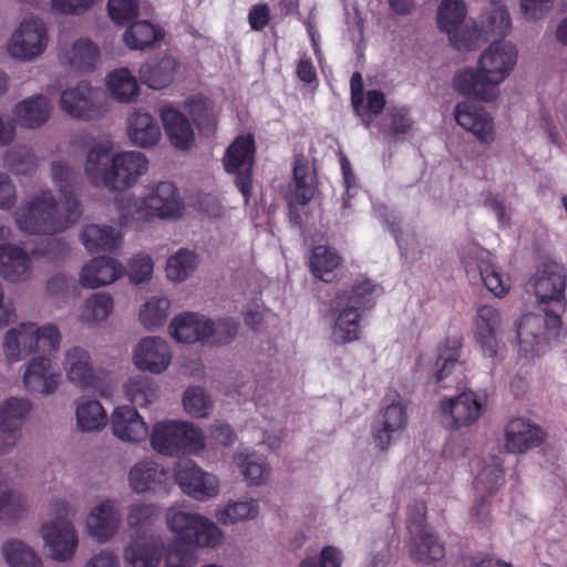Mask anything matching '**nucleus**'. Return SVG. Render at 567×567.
<instances>
[{"label":"nucleus","mask_w":567,"mask_h":567,"mask_svg":"<svg viewBox=\"0 0 567 567\" xmlns=\"http://www.w3.org/2000/svg\"><path fill=\"white\" fill-rule=\"evenodd\" d=\"M544 440L543 429L525 417H515L505 427L504 447L508 453H526L539 446Z\"/></svg>","instance_id":"obj_25"},{"label":"nucleus","mask_w":567,"mask_h":567,"mask_svg":"<svg viewBox=\"0 0 567 567\" xmlns=\"http://www.w3.org/2000/svg\"><path fill=\"white\" fill-rule=\"evenodd\" d=\"M461 352V342L457 339H446L437 348L436 361L433 371L435 382L445 380L455 369Z\"/></svg>","instance_id":"obj_56"},{"label":"nucleus","mask_w":567,"mask_h":567,"mask_svg":"<svg viewBox=\"0 0 567 567\" xmlns=\"http://www.w3.org/2000/svg\"><path fill=\"white\" fill-rule=\"evenodd\" d=\"M474 338L480 346L482 355L494 365L499 360L502 315L489 305L480 306L473 319Z\"/></svg>","instance_id":"obj_13"},{"label":"nucleus","mask_w":567,"mask_h":567,"mask_svg":"<svg viewBox=\"0 0 567 567\" xmlns=\"http://www.w3.org/2000/svg\"><path fill=\"white\" fill-rule=\"evenodd\" d=\"M150 161L138 151L115 152L110 190H125L134 187L148 172Z\"/></svg>","instance_id":"obj_19"},{"label":"nucleus","mask_w":567,"mask_h":567,"mask_svg":"<svg viewBox=\"0 0 567 567\" xmlns=\"http://www.w3.org/2000/svg\"><path fill=\"white\" fill-rule=\"evenodd\" d=\"M127 483L136 494H156L166 491L168 472L153 457H143L128 470Z\"/></svg>","instance_id":"obj_21"},{"label":"nucleus","mask_w":567,"mask_h":567,"mask_svg":"<svg viewBox=\"0 0 567 567\" xmlns=\"http://www.w3.org/2000/svg\"><path fill=\"white\" fill-rule=\"evenodd\" d=\"M61 384L62 374L51 357L35 355L27 362L22 374V385L27 391L51 395Z\"/></svg>","instance_id":"obj_16"},{"label":"nucleus","mask_w":567,"mask_h":567,"mask_svg":"<svg viewBox=\"0 0 567 567\" xmlns=\"http://www.w3.org/2000/svg\"><path fill=\"white\" fill-rule=\"evenodd\" d=\"M123 265L112 257H96L85 262L79 272V285L86 289L109 286L124 276Z\"/></svg>","instance_id":"obj_24"},{"label":"nucleus","mask_w":567,"mask_h":567,"mask_svg":"<svg viewBox=\"0 0 567 567\" xmlns=\"http://www.w3.org/2000/svg\"><path fill=\"white\" fill-rule=\"evenodd\" d=\"M466 13L467 9L463 0H441L436 16L439 29L451 37L462 27Z\"/></svg>","instance_id":"obj_54"},{"label":"nucleus","mask_w":567,"mask_h":567,"mask_svg":"<svg viewBox=\"0 0 567 567\" xmlns=\"http://www.w3.org/2000/svg\"><path fill=\"white\" fill-rule=\"evenodd\" d=\"M259 502L252 497L229 499L226 504L218 506L215 517L224 526L236 525L254 520L259 516Z\"/></svg>","instance_id":"obj_38"},{"label":"nucleus","mask_w":567,"mask_h":567,"mask_svg":"<svg viewBox=\"0 0 567 567\" xmlns=\"http://www.w3.org/2000/svg\"><path fill=\"white\" fill-rule=\"evenodd\" d=\"M81 241L89 252L112 251L121 243V234L107 225L86 224L81 231Z\"/></svg>","instance_id":"obj_45"},{"label":"nucleus","mask_w":567,"mask_h":567,"mask_svg":"<svg viewBox=\"0 0 567 567\" xmlns=\"http://www.w3.org/2000/svg\"><path fill=\"white\" fill-rule=\"evenodd\" d=\"M34 331V322H22L6 332L2 348L8 360L19 361L35 352Z\"/></svg>","instance_id":"obj_37"},{"label":"nucleus","mask_w":567,"mask_h":567,"mask_svg":"<svg viewBox=\"0 0 567 567\" xmlns=\"http://www.w3.org/2000/svg\"><path fill=\"white\" fill-rule=\"evenodd\" d=\"M116 208L121 225L142 229L146 223L155 219L181 218L185 205L175 184L164 181L148 185L142 196L123 193L116 199Z\"/></svg>","instance_id":"obj_4"},{"label":"nucleus","mask_w":567,"mask_h":567,"mask_svg":"<svg viewBox=\"0 0 567 567\" xmlns=\"http://www.w3.org/2000/svg\"><path fill=\"white\" fill-rule=\"evenodd\" d=\"M50 44L49 29L45 22L37 17L22 19L10 33L6 52L20 62H32L41 58Z\"/></svg>","instance_id":"obj_8"},{"label":"nucleus","mask_w":567,"mask_h":567,"mask_svg":"<svg viewBox=\"0 0 567 567\" xmlns=\"http://www.w3.org/2000/svg\"><path fill=\"white\" fill-rule=\"evenodd\" d=\"M486 401L484 393L465 390L457 395L441 398L435 414L440 424L449 430L467 429L481 419Z\"/></svg>","instance_id":"obj_9"},{"label":"nucleus","mask_w":567,"mask_h":567,"mask_svg":"<svg viewBox=\"0 0 567 567\" xmlns=\"http://www.w3.org/2000/svg\"><path fill=\"white\" fill-rule=\"evenodd\" d=\"M410 535L409 553L413 560L429 564L444 557V545L430 527Z\"/></svg>","instance_id":"obj_41"},{"label":"nucleus","mask_w":567,"mask_h":567,"mask_svg":"<svg viewBox=\"0 0 567 567\" xmlns=\"http://www.w3.org/2000/svg\"><path fill=\"white\" fill-rule=\"evenodd\" d=\"M31 403L27 399L10 398L0 405V433L3 444L0 452L17 444L21 436V422L29 414Z\"/></svg>","instance_id":"obj_26"},{"label":"nucleus","mask_w":567,"mask_h":567,"mask_svg":"<svg viewBox=\"0 0 567 567\" xmlns=\"http://www.w3.org/2000/svg\"><path fill=\"white\" fill-rule=\"evenodd\" d=\"M114 145L101 141L90 146L84 161V174L93 186L110 189L113 171Z\"/></svg>","instance_id":"obj_23"},{"label":"nucleus","mask_w":567,"mask_h":567,"mask_svg":"<svg viewBox=\"0 0 567 567\" xmlns=\"http://www.w3.org/2000/svg\"><path fill=\"white\" fill-rule=\"evenodd\" d=\"M123 558L132 567H157L162 560V540L154 535L134 537L124 547Z\"/></svg>","instance_id":"obj_30"},{"label":"nucleus","mask_w":567,"mask_h":567,"mask_svg":"<svg viewBox=\"0 0 567 567\" xmlns=\"http://www.w3.org/2000/svg\"><path fill=\"white\" fill-rule=\"evenodd\" d=\"M169 313L171 300L165 296H152L141 305L138 320L146 330L154 331L167 321Z\"/></svg>","instance_id":"obj_51"},{"label":"nucleus","mask_w":567,"mask_h":567,"mask_svg":"<svg viewBox=\"0 0 567 567\" xmlns=\"http://www.w3.org/2000/svg\"><path fill=\"white\" fill-rule=\"evenodd\" d=\"M205 344L224 346L231 342L239 330V323L230 318L212 321L206 318Z\"/></svg>","instance_id":"obj_59"},{"label":"nucleus","mask_w":567,"mask_h":567,"mask_svg":"<svg viewBox=\"0 0 567 567\" xmlns=\"http://www.w3.org/2000/svg\"><path fill=\"white\" fill-rule=\"evenodd\" d=\"M59 59L63 65L75 72H91L100 63L101 51L91 39L78 38L61 49Z\"/></svg>","instance_id":"obj_28"},{"label":"nucleus","mask_w":567,"mask_h":567,"mask_svg":"<svg viewBox=\"0 0 567 567\" xmlns=\"http://www.w3.org/2000/svg\"><path fill=\"white\" fill-rule=\"evenodd\" d=\"M3 166L14 175H29L37 169L38 158L30 148L17 146L6 153Z\"/></svg>","instance_id":"obj_58"},{"label":"nucleus","mask_w":567,"mask_h":567,"mask_svg":"<svg viewBox=\"0 0 567 567\" xmlns=\"http://www.w3.org/2000/svg\"><path fill=\"white\" fill-rule=\"evenodd\" d=\"M461 258L467 277L480 278L495 297L502 298L509 291V279L492 265L487 250L467 244L461 250Z\"/></svg>","instance_id":"obj_10"},{"label":"nucleus","mask_w":567,"mask_h":567,"mask_svg":"<svg viewBox=\"0 0 567 567\" xmlns=\"http://www.w3.org/2000/svg\"><path fill=\"white\" fill-rule=\"evenodd\" d=\"M199 515L185 511L181 505H173L165 513L166 527L177 540L187 545Z\"/></svg>","instance_id":"obj_52"},{"label":"nucleus","mask_w":567,"mask_h":567,"mask_svg":"<svg viewBox=\"0 0 567 567\" xmlns=\"http://www.w3.org/2000/svg\"><path fill=\"white\" fill-rule=\"evenodd\" d=\"M182 421L163 420L156 422L150 431L152 449L166 456H178V440Z\"/></svg>","instance_id":"obj_42"},{"label":"nucleus","mask_w":567,"mask_h":567,"mask_svg":"<svg viewBox=\"0 0 567 567\" xmlns=\"http://www.w3.org/2000/svg\"><path fill=\"white\" fill-rule=\"evenodd\" d=\"M159 116L172 146L183 151L190 148L194 131L186 115L172 105H163Z\"/></svg>","instance_id":"obj_33"},{"label":"nucleus","mask_w":567,"mask_h":567,"mask_svg":"<svg viewBox=\"0 0 567 567\" xmlns=\"http://www.w3.org/2000/svg\"><path fill=\"white\" fill-rule=\"evenodd\" d=\"M408 422V409L402 395L396 390H388L371 427L375 446L381 451H388L403 436Z\"/></svg>","instance_id":"obj_7"},{"label":"nucleus","mask_w":567,"mask_h":567,"mask_svg":"<svg viewBox=\"0 0 567 567\" xmlns=\"http://www.w3.org/2000/svg\"><path fill=\"white\" fill-rule=\"evenodd\" d=\"M449 40L457 50L471 51L474 50L482 41L487 40V38L481 28V23H472L464 28L460 27L454 34L449 37Z\"/></svg>","instance_id":"obj_64"},{"label":"nucleus","mask_w":567,"mask_h":567,"mask_svg":"<svg viewBox=\"0 0 567 567\" xmlns=\"http://www.w3.org/2000/svg\"><path fill=\"white\" fill-rule=\"evenodd\" d=\"M342 257L330 246L319 245L312 249L310 257V270L315 277L324 282H331L336 278V271L341 266Z\"/></svg>","instance_id":"obj_49"},{"label":"nucleus","mask_w":567,"mask_h":567,"mask_svg":"<svg viewBox=\"0 0 567 567\" xmlns=\"http://www.w3.org/2000/svg\"><path fill=\"white\" fill-rule=\"evenodd\" d=\"M1 556L8 567H43L38 553L18 538H10L2 544Z\"/></svg>","instance_id":"obj_48"},{"label":"nucleus","mask_w":567,"mask_h":567,"mask_svg":"<svg viewBox=\"0 0 567 567\" xmlns=\"http://www.w3.org/2000/svg\"><path fill=\"white\" fill-rule=\"evenodd\" d=\"M291 190L287 195L290 206L306 205L316 193V181L312 171L302 157L295 159L293 181L290 185Z\"/></svg>","instance_id":"obj_43"},{"label":"nucleus","mask_w":567,"mask_h":567,"mask_svg":"<svg viewBox=\"0 0 567 567\" xmlns=\"http://www.w3.org/2000/svg\"><path fill=\"white\" fill-rule=\"evenodd\" d=\"M566 281V269L556 261L545 262L536 272L534 292L538 313L523 316L516 326V346L520 357H538L566 334L561 320L567 308Z\"/></svg>","instance_id":"obj_1"},{"label":"nucleus","mask_w":567,"mask_h":567,"mask_svg":"<svg viewBox=\"0 0 567 567\" xmlns=\"http://www.w3.org/2000/svg\"><path fill=\"white\" fill-rule=\"evenodd\" d=\"M181 491L193 499L205 502L218 496L220 482L217 475L202 468L192 460H182L173 470Z\"/></svg>","instance_id":"obj_12"},{"label":"nucleus","mask_w":567,"mask_h":567,"mask_svg":"<svg viewBox=\"0 0 567 567\" xmlns=\"http://www.w3.org/2000/svg\"><path fill=\"white\" fill-rule=\"evenodd\" d=\"M224 540L225 533L221 528L210 518L199 515L187 545L215 549L221 546Z\"/></svg>","instance_id":"obj_55"},{"label":"nucleus","mask_w":567,"mask_h":567,"mask_svg":"<svg viewBox=\"0 0 567 567\" xmlns=\"http://www.w3.org/2000/svg\"><path fill=\"white\" fill-rule=\"evenodd\" d=\"M505 483L503 461L495 455L482 457L475 468L473 488L480 496H492Z\"/></svg>","instance_id":"obj_32"},{"label":"nucleus","mask_w":567,"mask_h":567,"mask_svg":"<svg viewBox=\"0 0 567 567\" xmlns=\"http://www.w3.org/2000/svg\"><path fill=\"white\" fill-rule=\"evenodd\" d=\"M449 478L444 467L435 461L420 462L411 475V484L414 485H434L443 483Z\"/></svg>","instance_id":"obj_63"},{"label":"nucleus","mask_w":567,"mask_h":567,"mask_svg":"<svg viewBox=\"0 0 567 567\" xmlns=\"http://www.w3.org/2000/svg\"><path fill=\"white\" fill-rule=\"evenodd\" d=\"M50 176L59 200L50 189L28 196L14 213L16 224L23 233H59L75 224L82 215L81 203L73 194L74 169L62 161H52Z\"/></svg>","instance_id":"obj_2"},{"label":"nucleus","mask_w":567,"mask_h":567,"mask_svg":"<svg viewBox=\"0 0 567 567\" xmlns=\"http://www.w3.org/2000/svg\"><path fill=\"white\" fill-rule=\"evenodd\" d=\"M234 463L249 486H261L269 480L270 466L267 458L256 452L238 451L234 455Z\"/></svg>","instance_id":"obj_39"},{"label":"nucleus","mask_w":567,"mask_h":567,"mask_svg":"<svg viewBox=\"0 0 567 567\" xmlns=\"http://www.w3.org/2000/svg\"><path fill=\"white\" fill-rule=\"evenodd\" d=\"M122 514L115 499L103 498L93 504L85 517V532L100 544L111 542L120 530Z\"/></svg>","instance_id":"obj_14"},{"label":"nucleus","mask_w":567,"mask_h":567,"mask_svg":"<svg viewBox=\"0 0 567 567\" xmlns=\"http://www.w3.org/2000/svg\"><path fill=\"white\" fill-rule=\"evenodd\" d=\"M386 229L394 237L401 252L405 257H416L422 251L423 237L415 230L406 228L402 229L395 221L386 223Z\"/></svg>","instance_id":"obj_61"},{"label":"nucleus","mask_w":567,"mask_h":567,"mask_svg":"<svg viewBox=\"0 0 567 567\" xmlns=\"http://www.w3.org/2000/svg\"><path fill=\"white\" fill-rule=\"evenodd\" d=\"M206 317L197 313H183L176 316L169 324L171 336L183 343H205Z\"/></svg>","instance_id":"obj_44"},{"label":"nucleus","mask_w":567,"mask_h":567,"mask_svg":"<svg viewBox=\"0 0 567 567\" xmlns=\"http://www.w3.org/2000/svg\"><path fill=\"white\" fill-rule=\"evenodd\" d=\"M75 420L79 431L95 433L102 431L107 424V414L96 399L81 396L75 403Z\"/></svg>","instance_id":"obj_40"},{"label":"nucleus","mask_w":567,"mask_h":567,"mask_svg":"<svg viewBox=\"0 0 567 567\" xmlns=\"http://www.w3.org/2000/svg\"><path fill=\"white\" fill-rule=\"evenodd\" d=\"M481 28L486 38H504L512 28L511 14L499 0H491V6L481 16Z\"/></svg>","instance_id":"obj_47"},{"label":"nucleus","mask_w":567,"mask_h":567,"mask_svg":"<svg viewBox=\"0 0 567 567\" xmlns=\"http://www.w3.org/2000/svg\"><path fill=\"white\" fill-rule=\"evenodd\" d=\"M32 272V258L19 245H0V276L7 281H25Z\"/></svg>","instance_id":"obj_31"},{"label":"nucleus","mask_w":567,"mask_h":567,"mask_svg":"<svg viewBox=\"0 0 567 567\" xmlns=\"http://www.w3.org/2000/svg\"><path fill=\"white\" fill-rule=\"evenodd\" d=\"M205 449V435L199 426L192 422L182 421L178 440L179 454H198Z\"/></svg>","instance_id":"obj_62"},{"label":"nucleus","mask_w":567,"mask_h":567,"mask_svg":"<svg viewBox=\"0 0 567 567\" xmlns=\"http://www.w3.org/2000/svg\"><path fill=\"white\" fill-rule=\"evenodd\" d=\"M454 117L461 127L472 133L481 143L491 144L496 140L494 118L484 107L463 101L455 105Z\"/></svg>","instance_id":"obj_22"},{"label":"nucleus","mask_w":567,"mask_h":567,"mask_svg":"<svg viewBox=\"0 0 567 567\" xmlns=\"http://www.w3.org/2000/svg\"><path fill=\"white\" fill-rule=\"evenodd\" d=\"M52 113V102L43 94H35L18 102L12 110L16 124L35 130L44 125Z\"/></svg>","instance_id":"obj_29"},{"label":"nucleus","mask_w":567,"mask_h":567,"mask_svg":"<svg viewBox=\"0 0 567 567\" xmlns=\"http://www.w3.org/2000/svg\"><path fill=\"white\" fill-rule=\"evenodd\" d=\"M47 556L55 561L73 558L79 546V535L70 516L69 503L54 499L48 506V518L39 528Z\"/></svg>","instance_id":"obj_6"},{"label":"nucleus","mask_w":567,"mask_h":567,"mask_svg":"<svg viewBox=\"0 0 567 567\" xmlns=\"http://www.w3.org/2000/svg\"><path fill=\"white\" fill-rule=\"evenodd\" d=\"M97 91L89 82L81 81L60 93L59 104L69 116L91 121L101 115L102 109L96 101Z\"/></svg>","instance_id":"obj_18"},{"label":"nucleus","mask_w":567,"mask_h":567,"mask_svg":"<svg viewBox=\"0 0 567 567\" xmlns=\"http://www.w3.org/2000/svg\"><path fill=\"white\" fill-rule=\"evenodd\" d=\"M173 359L172 348L168 342L158 336L142 338L132 350V363L140 371L152 374L165 372Z\"/></svg>","instance_id":"obj_17"},{"label":"nucleus","mask_w":567,"mask_h":567,"mask_svg":"<svg viewBox=\"0 0 567 567\" xmlns=\"http://www.w3.org/2000/svg\"><path fill=\"white\" fill-rule=\"evenodd\" d=\"M198 264L199 258L195 251L181 248L166 260V278L172 282H184L195 274Z\"/></svg>","instance_id":"obj_50"},{"label":"nucleus","mask_w":567,"mask_h":567,"mask_svg":"<svg viewBox=\"0 0 567 567\" xmlns=\"http://www.w3.org/2000/svg\"><path fill=\"white\" fill-rule=\"evenodd\" d=\"M111 432L123 443L138 444L150 435L144 416L135 406L123 404L113 409L110 416Z\"/></svg>","instance_id":"obj_20"},{"label":"nucleus","mask_w":567,"mask_h":567,"mask_svg":"<svg viewBox=\"0 0 567 567\" xmlns=\"http://www.w3.org/2000/svg\"><path fill=\"white\" fill-rule=\"evenodd\" d=\"M164 38L163 30L146 20L133 23L123 34V42L132 50H144Z\"/></svg>","instance_id":"obj_53"},{"label":"nucleus","mask_w":567,"mask_h":567,"mask_svg":"<svg viewBox=\"0 0 567 567\" xmlns=\"http://www.w3.org/2000/svg\"><path fill=\"white\" fill-rule=\"evenodd\" d=\"M126 135L134 146L151 148L161 141L162 130L151 112L136 107L126 118Z\"/></svg>","instance_id":"obj_27"},{"label":"nucleus","mask_w":567,"mask_h":567,"mask_svg":"<svg viewBox=\"0 0 567 567\" xmlns=\"http://www.w3.org/2000/svg\"><path fill=\"white\" fill-rule=\"evenodd\" d=\"M104 85L110 96L118 103H133L141 93L138 80L128 68H116L106 73Z\"/></svg>","instance_id":"obj_35"},{"label":"nucleus","mask_w":567,"mask_h":567,"mask_svg":"<svg viewBox=\"0 0 567 567\" xmlns=\"http://www.w3.org/2000/svg\"><path fill=\"white\" fill-rule=\"evenodd\" d=\"M114 310V299L107 292L91 293L76 310V320L87 327L97 328L106 322Z\"/></svg>","instance_id":"obj_34"},{"label":"nucleus","mask_w":567,"mask_h":567,"mask_svg":"<svg viewBox=\"0 0 567 567\" xmlns=\"http://www.w3.org/2000/svg\"><path fill=\"white\" fill-rule=\"evenodd\" d=\"M179 63L173 56H164L143 63L140 68L141 81L152 90L168 87L178 72Z\"/></svg>","instance_id":"obj_36"},{"label":"nucleus","mask_w":567,"mask_h":567,"mask_svg":"<svg viewBox=\"0 0 567 567\" xmlns=\"http://www.w3.org/2000/svg\"><path fill=\"white\" fill-rule=\"evenodd\" d=\"M255 154V141L251 135L238 136L227 148L224 156L225 169L236 174V185L246 199L251 192V166Z\"/></svg>","instance_id":"obj_15"},{"label":"nucleus","mask_w":567,"mask_h":567,"mask_svg":"<svg viewBox=\"0 0 567 567\" xmlns=\"http://www.w3.org/2000/svg\"><path fill=\"white\" fill-rule=\"evenodd\" d=\"M66 381L78 390H96L103 380V371L96 367L91 351L83 346L68 347L61 362Z\"/></svg>","instance_id":"obj_11"},{"label":"nucleus","mask_w":567,"mask_h":567,"mask_svg":"<svg viewBox=\"0 0 567 567\" xmlns=\"http://www.w3.org/2000/svg\"><path fill=\"white\" fill-rule=\"evenodd\" d=\"M518 56L512 41H494L481 52L476 69L464 68L454 74L453 87L463 96L494 102L501 95L499 86L515 70Z\"/></svg>","instance_id":"obj_3"},{"label":"nucleus","mask_w":567,"mask_h":567,"mask_svg":"<svg viewBox=\"0 0 567 567\" xmlns=\"http://www.w3.org/2000/svg\"><path fill=\"white\" fill-rule=\"evenodd\" d=\"M214 402L207 391L200 386L188 388L183 396V406L193 417H207L213 410Z\"/></svg>","instance_id":"obj_60"},{"label":"nucleus","mask_w":567,"mask_h":567,"mask_svg":"<svg viewBox=\"0 0 567 567\" xmlns=\"http://www.w3.org/2000/svg\"><path fill=\"white\" fill-rule=\"evenodd\" d=\"M122 393L132 406L146 408L157 399V389L153 381L143 374H133L122 384Z\"/></svg>","instance_id":"obj_46"},{"label":"nucleus","mask_w":567,"mask_h":567,"mask_svg":"<svg viewBox=\"0 0 567 567\" xmlns=\"http://www.w3.org/2000/svg\"><path fill=\"white\" fill-rule=\"evenodd\" d=\"M381 293V287L368 278H358L349 289L332 300L336 319L331 326V341L347 344L359 339L361 319L371 310Z\"/></svg>","instance_id":"obj_5"},{"label":"nucleus","mask_w":567,"mask_h":567,"mask_svg":"<svg viewBox=\"0 0 567 567\" xmlns=\"http://www.w3.org/2000/svg\"><path fill=\"white\" fill-rule=\"evenodd\" d=\"M352 106L362 123L369 128L373 116L382 112L385 106V99L382 92L370 90L361 96L352 99Z\"/></svg>","instance_id":"obj_57"}]
</instances>
